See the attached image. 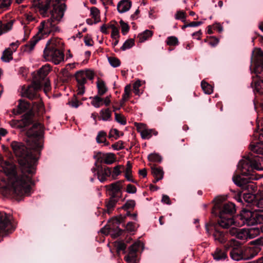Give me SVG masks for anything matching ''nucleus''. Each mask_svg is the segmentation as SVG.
Listing matches in <instances>:
<instances>
[{
    "mask_svg": "<svg viewBox=\"0 0 263 263\" xmlns=\"http://www.w3.org/2000/svg\"><path fill=\"white\" fill-rule=\"evenodd\" d=\"M11 147L21 166L22 173L13 181L14 192L19 196H28L33 183L32 177L35 173V163L37 159L30 153L26 146L22 142L13 141Z\"/></svg>",
    "mask_w": 263,
    "mask_h": 263,
    "instance_id": "1",
    "label": "nucleus"
},
{
    "mask_svg": "<svg viewBox=\"0 0 263 263\" xmlns=\"http://www.w3.org/2000/svg\"><path fill=\"white\" fill-rule=\"evenodd\" d=\"M0 172H4L8 178V184L1 189L2 194L6 197L11 196L17 198L22 197L19 196L16 192H14L13 181L18 177L16 173V166L12 163L4 161L0 155Z\"/></svg>",
    "mask_w": 263,
    "mask_h": 263,
    "instance_id": "2",
    "label": "nucleus"
},
{
    "mask_svg": "<svg viewBox=\"0 0 263 263\" xmlns=\"http://www.w3.org/2000/svg\"><path fill=\"white\" fill-rule=\"evenodd\" d=\"M37 28V33L25 46V50L27 52H31L36 43L42 39L48 36L50 34H53L58 32L60 30L58 24L49 18L41 22Z\"/></svg>",
    "mask_w": 263,
    "mask_h": 263,
    "instance_id": "3",
    "label": "nucleus"
},
{
    "mask_svg": "<svg viewBox=\"0 0 263 263\" xmlns=\"http://www.w3.org/2000/svg\"><path fill=\"white\" fill-rule=\"evenodd\" d=\"M238 170L244 176L254 175V170L263 171V157L252 155L244 157L238 163Z\"/></svg>",
    "mask_w": 263,
    "mask_h": 263,
    "instance_id": "4",
    "label": "nucleus"
},
{
    "mask_svg": "<svg viewBox=\"0 0 263 263\" xmlns=\"http://www.w3.org/2000/svg\"><path fill=\"white\" fill-rule=\"evenodd\" d=\"M76 79L78 83L77 94L82 95L85 92V84L87 82V79L92 80L95 77V72L90 69L80 70L75 74Z\"/></svg>",
    "mask_w": 263,
    "mask_h": 263,
    "instance_id": "5",
    "label": "nucleus"
},
{
    "mask_svg": "<svg viewBox=\"0 0 263 263\" xmlns=\"http://www.w3.org/2000/svg\"><path fill=\"white\" fill-rule=\"evenodd\" d=\"M34 117V111L33 109H31L22 116L21 119L11 120L10 124L12 127L23 128L30 125L33 122Z\"/></svg>",
    "mask_w": 263,
    "mask_h": 263,
    "instance_id": "6",
    "label": "nucleus"
},
{
    "mask_svg": "<svg viewBox=\"0 0 263 263\" xmlns=\"http://www.w3.org/2000/svg\"><path fill=\"white\" fill-rule=\"evenodd\" d=\"M43 58L46 61L51 62L55 65H58L64 62V53L62 50H54L44 48Z\"/></svg>",
    "mask_w": 263,
    "mask_h": 263,
    "instance_id": "7",
    "label": "nucleus"
},
{
    "mask_svg": "<svg viewBox=\"0 0 263 263\" xmlns=\"http://www.w3.org/2000/svg\"><path fill=\"white\" fill-rule=\"evenodd\" d=\"M256 213L252 212L249 210H243L241 211L240 215L237 217V221L238 224L236 225L238 227H241L245 224L248 226H253L256 224L255 220Z\"/></svg>",
    "mask_w": 263,
    "mask_h": 263,
    "instance_id": "8",
    "label": "nucleus"
},
{
    "mask_svg": "<svg viewBox=\"0 0 263 263\" xmlns=\"http://www.w3.org/2000/svg\"><path fill=\"white\" fill-rule=\"evenodd\" d=\"M42 83L40 81H34L32 84L27 87H23L22 90V96L30 100H33L39 97L37 91L41 88Z\"/></svg>",
    "mask_w": 263,
    "mask_h": 263,
    "instance_id": "9",
    "label": "nucleus"
},
{
    "mask_svg": "<svg viewBox=\"0 0 263 263\" xmlns=\"http://www.w3.org/2000/svg\"><path fill=\"white\" fill-rule=\"evenodd\" d=\"M260 177L259 176H246V177H242L239 175H236L233 177L234 183L243 190L250 180H258Z\"/></svg>",
    "mask_w": 263,
    "mask_h": 263,
    "instance_id": "10",
    "label": "nucleus"
},
{
    "mask_svg": "<svg viewBox=\"0 0 263 263\" xmlns=\"http://www.w3.org/2000/svg\"><path fill=\"white\" fill-rule=\"evenodd\" d=\"M96 168H93L91 169L93 173H95L97 171V174L98 179L101 182H104L107 177L110 176L111 173V169L108 167H103L101 165H97L95 163Z\"/></svg>",
    "mask_w": 263,
    "mask_h": 263,
    "instance_id": "11",
    "label": "nucleus"
},
{
    "mask_svg": "<svg viewBox=\"0 0 263 263\" xmlns=\"http://www.w3.org/2000/svg\"><path fill=\"white\" fill-rule=\"evenodd\" d=\"M214 208H219V215L232 216L236 212L235 205L232 202L224 203L220 207L216 204Z\"/></svg>",
    "mask_w": 263,
    "mask_h": 263,
    "instance_id": "12",
    "label": "nucleus"
},
{
    "mask_svg": "<svg viewBox=\"0 0 263 263\" xmlns=\"http://www.w3.org/2000/svg\"><path fill=\"white\" fill-rule=\"evenodd\" d=\"M94 158L97 159V162L107 164H111L116 161L115 155L112 153L102 154L99 152Z\"/></svg>",
    "mask_w": 263,
    "mask_h": 263,
    "instance_id": "13",
    "label": "nucleus"
},
{
    "mask_svg": "<svg viewBox=\"0 0 263 263\" xmlns=\"http://www.w3.org/2000/svg\"><path fill=\"white\" fill-rule=\"evenodd\" d=\"M43 132V126L40 123H35L27 132L28 137L30 138H40Z\"/></svg>",
    "mask_w": 263,
    "mask_h": 263,
    "instance_id": "14",
    "label": "nucleus"
},
{
    "mask_svg": "<svg viewBox=\"0 0 263 263\" xmlns=\"http://www.w3.org/2000/svg\"><path fill=\"white\" fill-rule=\"evenodd\" d=\"M219 218L218 223L220 227L223 229H228L232 226L237 227L236 224L237 221H235L232 216L219 215Z\"/></svg>",
    "mask_w": 263,
    "mask_h": 263,
    "instance_id": "15",
    "label": "nucleus"
},
{
    "mask_svg": "<svg viewBox=\"0 0 263 263\" xmlns=\"http://www.w3.org/2000/svg\"><path fill=\"white\" fill-rule=\"evenodd\" d=\"M12 228L11 222L5 213L0 212V233L8 232Z\"/></svg>",
    "mask_w": 263,
    "mask_h": 263,
    "instance_id": "16",
    "label": "nucleus"
},
{
    "mask_svg": "<svg viewBox=\"0 0 263 263\" xmlns=\"http://www.w3.org/2000/svg\"><path fill=\"white\" fill-rule=\"evenodd\" d=\"M18 46V43H12L10 45V47L5 49L1 57V59L5 62H9L12 60V54L15 52Z\"/></svg>",
    "mask_w": 263,
    "mask_h": 263,
    "instance_id": "17",
    "label": "nucleus"
},
{
    "mask_svg": "<svg viewBox=\"0 0 263 263\" xmlns=\"http://www.w3.org/2000/svg\"><path fill=\"white\" fill-rule=\"evenodd\" d=\"M244 260H248L253 258L256 256L260 249L256 246L242 247Z\"/></svg>",
    "mask_w": 263,
    "mask_h": 263,
    "instance_id": "18",
    "label": "nucleus"
},
{
    "mask_svg": "<svg viewBox=\"0 0 263 263\" xmlns=\"http://www.w3.org/2000/svg\"><path fill=\"white\" fill-rule=\"evenodd\" d=\"M64 43L59 38H52L48 41L45 48L52 50H62L63 48Z\"/></svg>",
    "mask_w": 263,
    "mask_h": 263,
    "instance_id": "19",
    "label": "nucleus"
},
{
    "mask_svg": "<svg viewBox=\"0 0 263 263\" xmlns=\"http://www.w3.org/2000/svg\"><path fill=\"white\" fill-rule=\"evenodd\" d=\"M30 108V104L27 101L20 99L16 109H13L12 112L15 115H20Z\"/></svg>",
    "mask_w": 263,
    "mask_h": 263,
    "instance_id": "20",
    "label": "nucleus"
},
{
    "mask_svg": "<svg viewBox=\"0 0 263 263\" xmlns=\"http://www.w3.org/2000/svg\"><path fill=\"white\" fill-rule=\"evenodd\" d=\"M212 255L216 261L224 260L228 257L227 251L218 247L212 253Z\"/></svg>",
    "mask_w": 263,
    "mask_h": 263,
    "instance_id": "21",
    "label": "nucleus"
},
{
    "mask_svg": "<svg viewBox=\"0 0 263 263\" xmlns=\"http://www.w3.org/2000/svg\"><path fill=\"white\" fill-rule=\"evenodd\" d=\"M231 258L235 261L244 260L242 247H234L230 253Z\"/></svg>",
    "mask_w": 263,
    "mask_h": 263,
    "instance_id": "22",
    "label": "nucleus"
},
{
    "mask_svg": "<svg viewBox=\"0 0 263 263\" xmlns=\"http://www.w3.org/2000/svg\"><path fill=\"white\" fill-rule=\"evenodd\" d=\"M132 2L129 0H121L117 5V10L120 13L128 11L132 6Z\"/></svg>",
    "mask_w": 263,
    "mask_h": 263,
    "instance_id": "23",
    "label": "nucleus"
},
{
    "mask_svg": "<svg viewBox=\"0 0 263 263\" xmlns=\"http://www.w3.org/2000/svg\"><path fill=\"white\" fill-rule=\"evenodd\" d=\"M151 169L152 174L155 178L153 181L154 183H156L163 178L164 172L161 167L153 165L151 166Z\"/></svg>",
    "mask_w": 263,
    "mask_h": 263,
    "instance_id": "24",
    "label": "nucleus"
},
{
    "mask_svg": "<svg viewBox=\"0 0 263 263\" xmlns=\"http://www.w3.org/2000/svg\"><path fill=\"white\" fill-rule=\"evenodd\" d=\"M213 236L215 241L220 244L226 243L227 240L226 234L222 231H221L217 229H215L213 234Z\"/></svg>",
    "mask_w": 263,
    "mask_h": 263,
    "instance_id": "25",
    "label": "nucleus"
},
{
    "mask_svg": "<svg viewBox=\"0 0 263 263\" xmlns=\"http://www.w3.org/2000/svg\"><path fill=\"white\" fill-rule=\"evenodd\" d=\"M96 83L98 89V94L99 96H102L107 92L108 90L107 87L104 81L101 79H98Z\"/></svg>",
    "mask_w": 263,
    "mask_h": 263,
    "instance_id": "26",
    "label": "nucleus"
},
{
    "mask_svg": "<svg viewBox=\"0 0 263 263\" xmlns=\"http://www.w3.org/2000/svg\"><path fill=\"white\" fill-rule=\"evenodd\" d=\"M250 150L254 153L263 155V142H258L256 144L251 143L250 145Z\"/></svg>",
    "mask_w": 263,
    "mask_h": 263,
    "instance_id": "27",
    "label": "nucleus"
},
{
    "mask_svg": "<svg viewBox=\"0 0 263 263\" xmlns=\"http://www.w3.org/2000/svg\"><path fill=\"white\" fill-rule=\"evenodd\" d=\"M51 71V67L49 64L43 66L38 70L37 73L40 79H44Z\"/></svg>",
    "mask_w": 263,
    "mask_h": 263,
    "instance_id": "28",
    "label": "nucleus"
},
{
    "mask_svg": "<svg viewBox=\"0 0 263 263\" xmlns=\"http://www.w3.org/2000/svg\"><path fill=\"white\" fill-rule=\"evenodd\" d=\"M13 23L12 21L4 23L0 21V35L12 29Z\"/></svg>",
    "mask_w": 263,
    "mask_h": 263,
    "instance_id": "29",
    "label": "nucleus"
},
{
    "mask_svg": "<svg viewBox=\"0 0 263 263\" xmlns=\"http://www.w3.org/2000/svg\"><path fill=\"white\" fill-rule=\"evenodd\" d=\"M32 108L39 114H42L44 112V104L41 99L33 102Z\"/></svg>",
    "mask_w": 263,
    "mask_h": 263,
    "instance_id": "30",
    "label": "nucleus"
},
{
    "mask_svg": "<svg viewBox=\"0 0 263 263\" xmlns=\"http://www.w3.org/2000/svg\"><path fill=\"white\" fill-rule=\"evenodd\" d=\"M90 15L94 19L95 24L100 21V12L97 8L93 7L90 8Z\"/></svg>",
    "mask_w": 263,
    "mask_h": 263,
    "instance_id": "31",
    "label": "nucleus"
},
{
    "mask_svg": "<svg viewBox=\"0 0 263 263\" xmlns=\"http://www.w3.org/2000/svg\"><path fill=\"white\" fill-rule=\"evenodd\" d=\"M253 206L255 211H262L263 197L256 198L253 202Z\"/></svg>",
    "mask_w": 263,
    "mask_h": 263,
    "instance_id": "32",
    "label": "nucleus"
},
{
    "mask_svg": "<svg viewBox=\"0 0 263 263\" xmlns=\"http://www.w3.org/2000/svg\"><path fill=\"white\" fill-rule=\"evenodd\" d=\"M125 175V177L127 180L134 182V180L132 179V165L129 161H128L126 165Z\"/></svg>",
    "mask_w": 263,
    "mask_h": 263,
    "instance_id": "33",
    "label": "nucleus"
},
{
    "mask_svg": "<svg viewBox=\"0 0 263 263\" xmlns=\"http://www.w3.org/2000/svg\"><path fill=\"white\" fill-rule=\"evenodd\" d=\"M117 201L118 200L115 198L114 196H112L110 198L109 200L106 202V207L108 213H110V212L113 210Z\"/></svg>",
    "mask_w": 263,
    "mask_h": 263,
    "instance_id": "34",
    "label": "nucleus"
},
{
    "mask_svg": "<svg viewBox=\"0 0 263 263\" xmlns=\"http://www.w3.org/2000/svg\"><path fill=\"white\" fill-rule=\"evenodd\" d=\"M106 133L102 130L100 131L96 137V141L98 143H104L105 145H108V143L106 142Z\"/></svg>",
    "mask_w": 263,
    "mask_h": 263,
    "instance_id": "35",
    "label": "nucleus"
},
{
    "mask_svg": "<svg viewBox=\"0 0 263 263\" xmlns=\"http://www.w3.org/2000/svg\"><path fill=\"white\" fill-rule=\"evenodd\" d=\"M153 35V32L152 31L149 30H146L144 31L142 33H140L138 35V38L140 42L142 43L151 37H152Z\"/></svg>",
    "mask_w": 263,
    "mask_h": 263,
    "instance_id": "36",
    "label": "nucleus"
},
{
    "mask_svg": "<svg viewBox=\"0 0 263 263\" xmlns=\"http://www.w3.org/2000/svg\"><path fill=\"white\" fill-rule=\"evenodd\" d=\"M249 239H252L260 234L259 227H256L247 229Z\"/></svg>",
    "mask_w": 263,
    "mask_h": 263,
    "instance_id": "37",
    "label": "nucleus"
},
{
    "mask_svg": "<svg viewBox=\"0 0 263 263\" xmlns=\"http://www.w3.org/2000/svg\"><path fill=\"white\" fill-rule=\"evenodd\" d=\"M156 135L157 132L153 129L145 128L143 131H141V136L143 139H149L153 135Z\"/></svg>",
    "mask_w": 263,
    "mask_h": 263,
    "instance_id": "38",
    "label": "nucleus"
},
{
    "mask_svg": "<svg viewBox=\"0 0 263 263\" xmlns=\"http://www.w3.org/2000/svg\"><path fill=\"white\" fill-rule=\"evenodd\" d=\"M254 180H250V181H249L248 183L245 186L244 189L243 190H246L248 191L249 192L251 193H255L257 191V186L256 184L253 182Z\"/></svg>",
    "mask_w": 263,
    "mask_h": 263,
    "instance_id": "39",
    "label": "nucleus"
},
{
    "mask_svg": "<svg viewBox=\"0 0 263 263\" xmlns=\"http://www.w3.org/2000/svg\"><path fill=\"white\" fill-rule=\"evenodd\" d=\"M122 181H119L115 183H112L110 185L109 190L114 193L116 194L118 193L122 188Z\"/></svg>",
    "mask_w": 263,
    "mask_h": 263,
    "instance_id": "40",
    "label": "nucleus"
},
{
    "mask_svg": "<svg viewBox=\"0 0 263 263\" xmlns=\"http://www.w3.org/2000/svg\"><path fill=\"white\" fill-rule=\"evenodd\" d=\"M100 116L103 121L109 120L111 117V111L108 108L102 109L100 111Z\"/></svg>",
    "mask_w": 263,
    "mask_h": 263,
    "instance_id": "41",
    "label": "nucleus"
},
{
    "mask_svg": "<svg viewBox=\"0 0 263 263\" xmlns=\"http://www.w3.org/2000/svg\"><path fill=\"white\" fill-rule=\"evenodd\" d=\"M91 99V104L96 108H99L102 105L103 99L101 98L99 95L96 96L92 98H90Z\"/></svg>",
    "mask_w": 263,
    "mask_h": 263,
    "instance_id": "42",
    "label": "nucleus"
},
{
    "mask_svg": "<svg viewBox=\"0 0 263 263\" xmlns=\"http://www.w3.org/2000/svg\"><path fill=\"white\" fill-rule=\"evenodd\" d=\"M149 161L155 163H160L162 160V157L157 153H152L148 156Z\"/></svg>",
    "mask_w": 263,
    "mask_h": 263,
    "instance_id": "43",
    "label": "nucleus"
},
{
    "mask_svg": "<svg viewBox=\"0 0 263 263\" xmlns=\"http://www.w3.org/2000/svg\"><path fill=\"white\" fill-rule=\"evenodd\" d=\"M236 237L243 241L247 240L249 239V237L247 229H242L239 230V231L236 235Z\"/></svg>",
    "mask_w": 263,
    "mask_h": 263,
    "instance_id": "44",
    "label": "nucleus"
},
{
    "mask_svg": "<svg viewBox=\"0 0 263 263\" xmlns=\"http://www.w3.org/2000/svg\"><path fill=\"white\" fill-rule=\"evenodd\" d=\"M201 86L205 93L209 95L213 92L212 86L205 81H202L201 83Z\"/></svg>",
    "mask_w": 263,
    "mask_h": 263,
    "instance_id": "45",
    "label": "nucleus"
},
{
    "mask_svg": "<svg viewBox=\"0 0 263 263\" xmlns=\"http://www.w3.org/2000/svg\"><path fill=\"white\" fill-rule=\"evenodd\" d=\"M137 253L129 251L127 256H125V260L128 263L135 262L136 261Z\"/></svg>",
    "mask_w": 263,
    "mask_h": 263,
    "instance_id": "46",
    "label": "nucleus"
},
{
    "mask_svg": "<svg viewBox=\"0 0 263 263\" xmlns=\"http://www.w3.org/2000/svg\"><path fill=\"white\" fill-rule=\"evenodd\" d=\"M131 87L130 85H127L124 87V93L122 98L123 101H127L130 98Z\"/></svg>",
    "mask_w": 263,
    "mask_h": 263,
    "instance_id": "47",
    "label": "nucleus"
},
{
    "mask_svg": "<svg viewBox=\"0 0 263 263\" xmlns=\"http://www.w3.org/2000/svg\"><path fill=\"white\" fill-rule=\"evenodd\" d=\"M166 43L168 46H175L178 45L179 41L177 37L175 36H171L167 38Z\"/></svg>",
    "mask_w": 263,
    "mask_h": 263,
    "instance_id": "48",
    "label": "nucleus"
},
{
    "mask_svg": "<svg viewBox=\"0 0 263 263\" xmlns=\"http://www.w3.org/2000/svg\"><path fill=\"white\" fill-rule=\"evenodd\" d=\"M41 82V87L44 86V91L47 93L51 89L50 83L48 79L37 80Z\"/></svg>",
    "mask_w": 263,
    "mask_h": 263,
    "instance_id": "49",
    "label": "nucleus"
},
{
    "mask_svg": "<svg viewBox=\"0 0 263 263\" xmlns=\"http://www.w3.org/2000/svg\"><path fill=\"white\" fill-rule=\"evenodd\" d=\"M136 202L134 200H128L122 206V209L127 211L128 210H133L135 208Z\"/></svg>",
    "mask_w": 263,
    "mask_h": 263,
    "instance_id": "50",
    "label": "nucleus"
},
{
    "mask_svg": "<svg viewBox=\"0 0 263 263\" xmlns=\"http://www.w3.org/2000/svg\"><path fill=\"white\" fill-rule=\"evenodd\" d=\"M110 28L111 29V36L112 39H118L119 37V31L118 27L115 24H110Z\"/></svg>",
    "mask_w": 263,
    "mask_h": 263,
    "instance_id": "51",
    "label": "nucleus"
},
{
    "mask_svg": "<svg viewBox=\"0 0 263 263\" xmlns=\"http://www.w3.org/2000/svg\"><path fill=\"white\" fill-rule=\"evenodd\" d=\"M134 40L133 39H129L126 40L121 47L122 50H125L127 49H129L134 45Z\"/></svg>",
    "mask_w": 263,
    "mask_h": 263,
    "instance_id": "52",
    "label": "nucleus"
},
{
    "mask_svg": "<svg viewBox=\"0 0 263 263\" xmlns=\"http://www.w3.org/2000/svg\"><path fill=\"white\" fill-rule=\"evenodd\" d=\"M255 199L256 197L253 193H249L243 194V200L247 203H252L253 204V202Z\"/></svg>",
    "mask_w": 263,
    "mask_h": 263,
    "instance_id": "53",
    "label": "nucleus"
},
{
    "mask_svg": "<svg viewBox=\"0 0 263 263\" xmlns=\"http://www.w3.org/2000/svg\"><path fill=\"white\" fill-rule=\"evenodd\" d=\"M108 60L109 64L114 67H117L120 65L121 62L120 60L115 57H108Z\"/></svg>",
    "mask_w": 263,
    "mask_h": 263,
    "instance_id": "54",
    "label": "nucleus"
},
{
    "mask_svg": "<svg viewBox=\"0 0 263 263\" xmlns=\"http://www.w3.org/2000/svg\"><path fill=\"white\" fill-rule=\"evenodd\" d=\"M115 120L122 125H125L126 124V120L125 117L115 112Z\"/></svg>",
    "mask_w": 263,
    "mask_h": 263,
    "instance_id": "55",
    "label": "nucleus"
},
{
    "mask_svg": "<svg viewBox=\"0 0 263 263\" xmlns=\"http://www.w3.org/2000/svg\"><path fill=\"white\" fill-rule=\"evenodd\" d=\"M255 89L258 93L263 94V80L258 81L255 83Z\"/></svg>",
    "mask_w": 263,
    "mask_h": 263,
    "instance_id": "56",
    "label": "nucleus"
},
{
    "mask_svg": "<svg viewBox=\"0 0 263 263\" xmlns=\"http://www.w3.org/2000/svg\"><path fill=\"white\" fill-rule=\"evenodd\" d=\"M115 246L118 253H119L121 251H124L126 248L125 243L121 241L116 242Z\"/></svg>",
    "mask_w": 263,
    "mask_h": 263,
    "instance_id": "57",
    "label": "nucleus"
},
{
    "mask_svg": "<svg viewBox=\"0 0 263 263\" xmlns=\"http://www.w3.org/2000/svg\"><path fill=\"white\" fill-rule=\"evenodd\" d=\"M121 28V32L123 34L125 35L129 31V26L127 24L124 23L123 21L120 22Z\"/></svg>",
    "mask_w": 263,
    "mask_h": 263,
    "instance_id": "58",
    "label": "nucleus"
},
{
    "mask_svg": "<svg viewBox=\"0 0 263 263\" xmlns=\"http://www.w3.org/2000/svg\"><path fill=\"white\" fill-rule=\"evenodd\" d=\"M141 81L140 80L136 81L133 84L134 92L136 95H140L139 87L141 86Z\"/></svg>",
    "mask_w": 263,
    "mask_h": 263,
    "instance_id": "59",
    "label": "nucleus"
},
{
    "mask_svg": "<svg viewBox=\"0 0 263 263\" xmlns=\"http://www.w3.org/2000/svg\"><path fill=\"white\" fill-rule=\"evenodd\" d=\"M175 18L176 20H180L183 22H185V13L181 11H177L175 14Z\"/></svg>",
    "mask_w": 263,
    "mask_h": 263,
    "instance_id": "60",
    "label": "nucleus"
},
{
    "mask_svg": "<svg viewBox=\"0 0 263 263\" xmlns=\"http://www.w3.org/2000/svg\"><path fill=\"white\" fill-rule=\"evenodd\" d=\"M112 147L115 150L117 151L122 149L124 148L123 142L122 141H119L115 143V144H112Z\"/></svg>",
    "mask_w": 263,
    "mask_h": 263,
    "instance_id": "61",
    "label": "nucleus"
},
{
    "mask_svg": "<svg viewBox=\"0 0 263 263\" xmlns=\"http://www.w3.org/2000/svg\"><path fill=\"white\" fill-rule=\"evenodd\" d=\"M69 104L72 107L77 108L82 103L76 98H73L71 101L69 102Z\"/></svg>",
    "mask_w": 263,
    "mask_h": 263,
    "instance_id": "62",
    "label": "nucleus"
},
{
    "mask_svg": "<svg viewBox=\"0 0 263 263\" xmlns=\"http://www.w3.org/2000/svg\"><path fill=\"white\" fill-rule=\"evenodd\" d=\"M126 192L130 194H134L137 192V189L135 186L129 184L127 185Z\"/></svg>",
    "mask_w": 263,
    "mask_h": 263,
    "instance_id": "63",
    "label": "nucleus"
},
{
    "mask_svg": "<svg viewBox=\"0 0 263 263\" xmlns=\"http://www.w3.org/2000/svg\"><path fill=\"white\" fill-rule=\"evenodd\" d=\"M255 220L256 221V224L263 223V213H256Z\"/></svg>",
    "mask_w": 263,
    "mask_h": 263,
    "instance_id": "64",
    "label": "nucleus"
}]
</instances>
